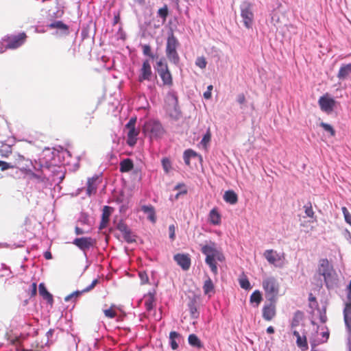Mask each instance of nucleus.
Returning <instances> with one entry per match:
<instances>
[{
  "label": "nucleus",
  "mask_w": 351,
  "mask_h": 351,
  "mask_svg": "<svg viewBox=\"0 0 351 351\" xmlns=\"http://www.w3.org/2000/svg\"><path fill=\"white\" fill-rule=\"evenodd\" d=\"M201 251L206 255V263L210 267L212 272L217 275L218 274L217 261L223 262L225 260L223 254L217 248L216 243L212 241L203 245Z\"/></svg>",
  "instance_id": "f257e3e1"
},
{
  "label": "nucleus",
  "mask_w": 351,
  "mask_h": 351,
  "mask_svg": "<svg viewBox=\"0 0 351 351\" xmlns=\"http://www.w3.org/2000/svg\"><path fill=\"white\" fill-rule=\"evenodd\" d=\"M262 285L267 299L269 302H276L280 290L277 279L272 276L267 277L263 279Z\"/></svg>",
  "instance_id": "f03ea898"
},
{
  "label": "nucleus",
  "mask_w": 351,
  "mask_h": 351,
  "mask_svg": "<svg viewBox=\"0 0 351 351\" xmlns=\"http://www.w3.org/2000/svg\"><path fill=\"white\" fill-rule=\"evenodd\" d=\"M179 45L178 40L171 32L167 39L165 53L168 60L176 65L180 62V56L177 51Z\"/></svg>",
  "instance_id": "7ed1b4c3"
},
{
  "label": "nucleus",
  "mask_w": 351,
  "mask_h": 351,
  "mask_svg": "<svg viewBox=\"0 0 351 351\" xmlns=\"http://www.w3.org/2000/svg\"><path fill=\"white\" fill-rule=\"evenodd\" d=\"M143 132L151 139H157L164 135L165 130L160 121L152 119L145 123Z\"/></svg>",
  "instance_id": "20e7f679"
},
{
  "label": "nucleus",
  "mask_w": 351,
  "mask_h": 351,
  "mask_svg": "<svg viewBox=\"0 0 351 351\" xmlns=\"http://www.w3.org/2000/svg\"><path fill=\"white\" fill-rule=\"evenodd\" d=\"M27 35L25 32L20 33L17 35H8L5 36L0 44L3 48L0 49V53L3 52L7 49H16L21 46L26 40Z\"/></svg>",
  "instance_id": "39448f33"
},
{
  "label": "nucleus",
  "mask_w": 351,
  "mask_h": 351,
  "mask_svg": "<svg viewBox=\"0 0 351 351\" xmlns=\"http://www.w3.org/2000/svg\"><path fill=\"white\" fill-rule=\"evenodd\" d=\"M156 69L162 81L163 85L171 86L173 85V77L167 63L163 58L156 62Z\"/></svg>",
  "instance_id": "423d86ee"
},
{
  "label": "nucleus",
  "mask_w": 351,
  "mask_h": 351,
  "mask_svg": "<svg viewBox=\"0 0 351 351\" xmlns=\"http://www.w3.org/2000/svg\"><path fill=\"white\" fill-rule=\"evenodd\" d=\"M241 16L243 19L245 27L247 29L252 28L254 23V15L252 11V4L249 1H243L240 6Z\"/></svg>",
  "instance_id": "0eeeda50"
},
{
  "label": "nucleus",
  "mask_w": 351,
  "mask_h": 351,
  "mask_svg": "<svg viewBox=\"0 0 351 351\" xmlns=\"http://www.w3.org/2000/svg\"><path fill=\"white\" fill-rule=\"evenodd\" d=\"M136 123V118H131L128 123L125 125V128L128 130L127 132V144L133 147L137 142V136L139 134V130L136 129L135 125Z\"/></svg>",
  "instance_id": "6e6552de"
},
{
  "label": "nucleus",
  "mask_w": 351,
  "mask_h": 351,
  "mask_svg": "<svg viewBox=\"0 0 351 351\" xmlns=\"http://www.w3.org/2000/svg\"><path fill=\"white\" fill-rule=\"evenodd\" d=\"M333 271V267L327 258H322L319 261L317 273L319 276L324 277L326 285H328V280L332 277Z\"/></svg>",
  "instance_id": "1a4fd4ad"
},
{
  "label": "nucleus",
  "mask_w": 351,
  "mask_h": 351,
  "mask_svg": "<svg viewBox=\"0 0 351 351\" xmlns=\"http://www.w3.org/2000/svg\"><path fill=\"white\" fill-rule=\"evenodd\" d=\"M320 109L327 114L331 113L336 104L335 100L330 97L328 93L319 97L318 100Z\"/></svg>",
  "instance_id": "9d476101"
},
{
  "label": "nucleus",
  "mask_w": 351,
  "mask_h": 351,
  "mask_svg": "<svg viewBox=\"0 0 351 351\" xmlns=\"http://www.w3.org/2000/svg\"><path fill=\"white\" fill-rule=\"evenodd\" d=\"M117 228L122 233L123 239L127 243H131L136 241L135 235L125 223L122 221H119Z\"/></svg>",
  "instance_id": "9b49d317"
},
{
  "label": "nucleus",
  "mask_w": 351,
  "mask_h": 351,
  "mask_svg": "<svg viewBox=\"0 0 351 351\" xmlns=\"http://www.w3.org/2000/svg\"><path fill=\"white\" fill-rule=\"evenodd\" d=\"M73 243L81 250L85 252L93 247L95 241L91 237H80L75 239Z\"/></svg>",
  "instance_id": "f8f14e48"
},
{
  "label": "nucleus",
  "mask_w": 351,
  "mask_h": 351,
  "mask_svg": "<svg viewBox=\"0 0 351 351\" xmlns=\"http://www.w3.org/2000/svg\"><path fill=\"white\" fill-rule=\"evenodd\" d=\"M152 75V71L150 63L148 60H145L143 62L142 67L140 70L138 81L142 82L145 80L150 81Z\"/></svg>",
  "instance_id": "ddd939ff"
},
{
  "label": "nucleus",
  "mask_w": 351,
  "mask_h": 351,
  "mask_svg": "<svg viewBox=\"0 0 351 351\" xmlns=\"http://www.w3.org/2000/svg\"><path fill=\"white\" fill-rule=\"evenodd\" d=\"M174 261L184 271L189 269L191 267V258L188 254H176L173 256Z\"/></svg>",
  "instance_id": "4468645a"
},
{
  "label": "nucleus",
  "mask_w": 351,
  "mask_h": 351,
  "mask_svg": "<svg viewBox=\"0 0 351 351\" xmlns=\"http://www.w3.org/2000/svg\"><path fill=\"white\" fill-rule=\"evenodd\" d=\"M276 302H270L269 304H265L263 307V317L266 321H271L276 315Z\"/></svg>",
  "instance_id": "2eb2a0df"
},
{
  "label": "nucleus",
  "mask_w": 351,
  "mask_h": 351,
  "mask_svg": "<svg viewBox=\"0 0 351 351\" xmlns=\"http://www.w3.org/2000/svg\"><path fill=\"white\" fill-rule=\"evenodd\" d=\"M114 209L112 207L105 206L102 210L101 220L99 224V229L102 230L107 227L110 217L113 212Z\"/></svg>",
  "instance_id": "dca6fc26"
},
{
  "label": "nucleus",
  "mask_w": 351,
  "mask_h": 351,
  "mask_svg": "<svg viewBox=\"0 0 351 351\" xmlns=\"http://www.w3.org/2000/svg\"><path fill=\"white\" fill-rule=\"evenodd\" d=\"M343 317L348 332L351 335V301L346 302L343 309Z\"/></svg>",
  "instance_id": "f3484780"
},
{
  "label": "nucleus",
  "mask_w": 351,
  "mask_h": 351,
  "mask_svg": "<svg viewBox=\"0 0 351 351\" xmlns=\"http://www.w3.org/2000/svg\"><path fill=\"white\" fill-rule=\"evenodd\" d=\"M202 289L204 295H208L209 298L215 293V285L209 277L204 281Z\"/></svg>",
  "instance_id": "a211bd4d"
},
{
  "label": "nucleus",
  "mask_w": 351,
  "mask_h": 351,
  "mask_svg": "<svg viewBox=\"0 0 351 351\" xmlns=\"http://www.w3.org/2000/svg\"><path fill=\"white\" fill-rule=\"evenodd\" d=\"M351 75V63L342 64L337 73V77L341 80L347 79Z\"/></svg>",
  "instance_id": "6ab92c4d"
},
{
  "label": "nucleus",
  "mask_w": 351,
  "mask_h": 351,
  "mask_svg": "<svg viewBox=\"0 0 351 351\" xmlns=\"http://www.w3.org/2000/svg\"><path fill=\"white\" fill-rule=\"evenodd\" d=\"M38 289L40 296H42L44 300H47L49 304L52 305L53 303V295L47 291L45 284L40 283Z\"/></svg>",
  "instance_id": "aec40b11"
},
{
  "label": "nucleus",
  "mask_w": 351,
  "mask_h": 351,
  "mask_svg": "<svg viewBox=\"0 0 351 351\" xmlns=\"http://www.w3.org/2000/svg\"><path fill=\"white\" fill-rule=\"evenodd\" d=\"M208 219L213 225H219L221 223V217L217 208H214L210 211Z\"/></svg>",
  "instance_id": "412c9836"
},
{
  "label": "nucleus",
  "mask_w": 351,
  "mask_h": 351,
  "mask_svg": "<svg viewBox=\"0 0 351 351\" xmlns=\"http://www.w3.org/2000/svg\"><path fill=\"white\" fill-rule=\"evenodd\" d=\"M142 211L147 215V219L152 223L156 221V212L153 206L144 205L141 207Z\"/></svg>",
  "instance_id": "4be33fe9"
},
{
  "label": "nucleus",
  "mask_w": 351,
  "mask_h": 351,
  "mask_svg": "<svg viewBox=\"0 0 351 351\" xmlns=\"http://www.w3.org/2000/svg\"><path fill=\"white\" fill-rule=\"evenodd\" d=\"M264 256L267 261L272 265H275L277 261L280 260L279 255L273 250H267L264 252Z\"/></svg>",
  "instance_id": "5701e85b"
},
{
  "label": "nucleus",
  "mask_w": 351,
  "mask_h": 351,
  "mask_svg": "<svg viewBox=\"0 0 351 351\" xmlns=\"http://www.w3.org/2000/svg\"><path fill=\"white\" fill-rule=\"evenodd\" d=\"M223 199L230 204H235L238 202V196L234 191L229 190L225 192Z\"/></svg>",
  "instance_id": "b1692460"
},
{
  "label": "nucleus",
  "mask_w": 351,
  "mask_h": 351,
  "mask_svg": "<svg viewBox=\"0 0 351 351\" xmlns=\"http://www.w3.org/2000/svg\"><path fill=\"white\" fill-rule=\"evenodd\" d=\"M134 168V163L130 158H125L120 162V171L121 173L129 172Z\"/></svg>",
  "instance_id": "393cba45"
},
{
  "label": "nucleus",
  "mask_w": 351,
  "mask_h": 351,
  "mask_svg": "<svg viewBox=\"0 0 351 351\" xmlns=\"http://www.w3.org/2000/svg\"><path fill=\"white\" fill-rule=\"evenodd\" d=\"M97 177H93L89 178L87 182V194L90 195L93 193H95L97 191Z\"/></svg>",
  "instance_id": "a878e982"
},
{
  "label": "nucleus",
  "mask_w": 351,
  "mask_h": 351,
  "mask_svg": "<svg viewBox=\"0 0 351 351\" xmlns=\"http://www.w3.org/2000/svg\"><path fill=\"white\" fill-rule=\"evenodd\" d=\"M188 341L189 343L193 347L197 348L198 349L203 348V343L199 337L195 334L189 335Z\"/></svg>",
  "instance_id": "bb28decb"
},
{
  "label": "nucleus",
  "mask_w": 351,
  "mask_h": 351,
  "mask_svg": "<svg viewBox=\"0 0 351 351\" xmlns=\"http://www.w3.org/2000/svg\"><path fill=\"white\" fill-rule=\"evenodd\" d=\"M180 338V335L176 332L171 331L169 334V340L170 345L172 350H176L178 348V343H177V340H179Z\"/></svg>",
  "instance_id": "cd10ccee"
},
{
  "label": "nucleus",
  "mask_w": 351,
  "mask_h": 351,
  "mask_svg": "<svg viewBox=\"0 0 351 351\" xmlns=\"http://www.w3.org/2000/svg\"><path fill=\"white\" fill-rule=\"evenodd\" d=\"M48 27L50 29H58L62 30L65 33H68L69 31V26L61 21H56L50 23L48 25Z\"/></svg>",
  "instance_id": "c85d7f7f"
},
{
  "label": "nucleus",
  "mask_w": 351,
  "mask_h": 351,
  "mask_svg": "<svg viewBox=\"0 0 351 351\" xmlns=\"http://www.w3.org/2000/svg\"><path fill=\"white\" fill-rule=\"evenodd\" d=\"M188 306H189V308L190 311V314H191V317L194 318V319L197 318L199 316V312L197 311V306H196V300L194 298L191 300Z\"/></svg>",
  "instance_id": "c756f323"
},
{
  "label": "nucleus",
  "mask_w": 351,
  "mask_h": 351,
  "mask_svg": "<svg viewBox=\"0 0 351 351\" xmlns=\"http://www.w3.org/2000/svg\"><path fill=\"white\" fill-rule=\"evenodd\" d=\"M154 301V295L152 293H149L147 296L145 298V306L147 311H150L151 310L153 309Z\"/></svg>",
  "instance_id": "7c9ffc66"
},
{
  "label": "nucleus",
  "mask_w": 351,
  "mask_h": 351,
  "mask_svg": "<svg viewBox=\"0 0 351 351\" xmlns=\"http://www.w3.org/2000/svg\"><path fill=\"white\" fill-rule=\"evenodd\" d=\"M196 156H197L196 152L192 149H187V150L184 151V154H183V158H184L185 164L186 165L189 166L191 164L190 163L191 158L195 157Z\"/></svg>",
  "instance_id": "2f4dec72"
},
{
  "label": "nucleus",
  "mask_w": 351,
  "mask_h": 351,
  "mask_svg": "<svg viewBox=\"0 0 351 351\" xmlns=\"http://www.w3.org/2000/svg\"><path fill=\"white\" fill-rule=\"evenodd\" d=\"M262 295L258 290L254 291L251 296H250V302L251 303H256V306H258L262 301Z\"/></svg>",
  "instance_id": "473e14b6"
},
{
  "label": "nucleus",
  "mask_w": 351,
  "mask_h": 351,
  "mask_svg": "<svg viewBox=\"0 0 351 351\" xmlns=\"http://www.w3.org/2000/svg\"><path fill=\"white\" fill-rule=\"evenodd\" d=\"M321 335H322V337L324 338V339L318 341H316L315 340L311 341V346L313 348L316 347L319 343H323L326 342L329 338L330 333H329L328 330H326V331L322 332Z\"/></svg>",
  "instance_id": "72a5a7b5"
},
{
  "label": "nucleus",
  "mask_w": 351,
  "mask_h": 351,
  "mask_svg": "<svg viewBox=\"0 0 351 351\" xmlns=\"http://www.w3.org/2000/svg\"><path fill=\"white\" fill-rule=\"evenodd\" d=\"M304 212L306 217H308L311 219H315V213L313 210L312 204L311 202H308L306 205L304 206ZM316 219H315V221Z\"/></svg>",
  "instance_id": "f704fd0d"
},
{
  "label": "nucleus",
  "mask_w": 351,
  "mask_h": 351,
  "mask_svg": "<svg viewBox=\"0 0 351 351\" xmlns=\"http://www.w3.org/2000/svg\"><path fill=\"white\" fill-rule=\"evenodd\" d=\"M211 140V133L210 130H208L206 133L204 135L200 143L204 148H206Z\"/></svg>",
  "instance_id": "c9c22d12"
},
{
  "label": "nucleus",
  "mask_w": 351,
  "mask_h": 351,
  "mask_svg": "<svg viewBox=\"0 0 351 351\" xmlns=\"http://www.w3.org/2000/svg\"><path fill=\"white\" fill-rule=\"evenodd\" d=\"M17 167V165L14 162H7L0 160V168L1 171H5L9 169H14Z\"/></svg>",
  "instance_id": "e433bc0d"
},
{
  "label": "nucleus",
  "mask_w": 351,
  "mask_h": 351,
  "mask_svg": "<svg viewBox=\"0 0 351 351\" xmlns=\"http://www.w3.org/2000/svg\"><path fill=\"white\" fill-rule=\"evenodd\" d=\"M320 126L327 132H328L331 136H335V130L332 128V125H330L328 123L322 122L320 123Z\"/></svg>",
  "instance_id": "4c0bfd02"
},
{
  "label": "nucleus",
  "mask_w": 351,
  "mask_h": 351,
  "mask_svg": "<svg viewBox=\"0 0 351 351\" xmlns=\"http://www.w3.org/2000/svg\"><path fill=\"white\" fill-rule=\"evenodd\" d=\"M158 16L161 17L163 21H166V19L169 14L168 7L165 5L162 8H160L158 11Z\"/></svg>",
  "instance_id": "58836bf2"
},
{
  "label": "nucleus",
  "mask_w": 351,
  "mask_h": 351,
  "mask_svg": "<svg viewBox=\"0 0 351 351\" xmlns=\"http://www.w3.org/2000/svg\"><path fill=\"white\" fill-rule=\"evenodd\" d=\"M162 165L164 171L166 173H169L170 171V170L171 169V162L170 160L167 158H162Z\"/></svg>",
  "instance_id": "ea45409f"
},
{
  "label": "nucleus",
  "mask_w": 351,
  "mask_h": 351,
  "mask_svg": "<svg viewBox=\"0 0 351 351\" xmlns=\"http://www.w3.org/2000/svg\"><path fill=\"white\" fill-rule=\"evenodd\" d=\"M114 306L112 305L110 308L104 310V313L106 317L112 319L114 318L117 313L115 310L113 309Z\"/></svg>",
  "instance_id": "a19ab883"
},
{
  "label": "nucleus",
  "mask_w": 351,
  "mask_h": 351,
  "mask_svg": "<svg viewBox=\"0 0 351 351\" xmlns=\"http://www.w3.org/2000/svg\"><path fill=\"white\" fill-rule=\"evenodd\" d=\"M297 345L298 347L301 348H304V350H307L308 348V344L306 337H304L303 338L300 337H298L297 338Z\"/></svg>",
  "instance_id": "79ce46f5"
},
{
  "label": "nucleus",
  "mask_w": 351,
  "mask_h": 351,
  "mask_svg": "<svg viewBox=\"0 0 351 351\" xmlns=\"http://www.w3.org/2000/svg\"><path fill=\"white\" fill-rule=\"evenodd\" d=\"M195 64L202 69H205L207 64L206 58L203 56L198 57L195 60Z\"/></svg>",
  "instance_id": "37998d69"
},
{
  "label": "nucleus",
  "mask_w": 351,
  "mask_h": 351,
  "mask_svg": "<svg viewBox=\"0 0 351 351\" xmlns=\"http://www.w3.org/2000/svg\"><path fill=\"white\" fill-rule=\"evenodd\" d=\"M239 285L241 288L248 290L251 289L250 282L247 278H241L239 280Z\"/></svg>",
  "instance_id": "c03bdc74"
},
{
  "label": "nucleus",
  "mask_w": 351,
  "mask_h": 351,
  "mask_svg": "<svg viewBox=\"0 0 351 351\" xmlns=\"http://www.w3.org/2000/svg\"><path fill=\"white\" fill-rule=\"evenodd\" d=\"M346 221L351 226V214L349 213L346 207L341 208Z\"/></svg>",
  "instance_id": "a18cd8bd"
},
{
  "label": "nucleus",
  "mask_w": 351,
  "mask_h": 351,
  "mask_svg": "<svg viewBox=\"0 0 351 351\" xmlns=\"http://www.w3.org/2000/svg\"><path fill=\"white\" fill-rule=\"evenodd\" d=\"M143 53L144 55L147 56L151 58H154V56L152 53L151 47L149 45H144L143 46Z\"/></svg>",
  "instance_id": "49530a36"
},
{
  "label": "nucleus",
  "mask_w": 351,
  "mask_h": 351,
  "mask_svg": "<svg viewBox=\"0 0 351 351\" xmlns=\"http://www.w3.org/2000/svg\"><path fill=\"white\" fill-rule=\"evenodd\" d=\"M12 154L10 146H7L6 149H0V154L2 157L8 158Z\"/></svg>",
  "instance_id": "de8ad7c7"
},
{
  "label": "nucleus",
  "mask_w": 351,
  "mask_h": 351,
  "mask_svg": "<svg viewBox=\"0 0 351 351\" xmlns=\"http://www.w3.org/2000/svg\"><path fill=\"white\" fill-rule=\"evenodd\" d=\"M169 238L173 241L176 238V226L171 224L169 226Z\"/></svg>",
  "instance_id": "09e8293b"
},
{
  "label": "nucleus",
  "mask_w": 351,
  "mask_h": 351,
  "mask_svg": "<svg viewBox=\"0 0 351 351\" xmlns=\"http://www.w3.org/2000/svg\"><path fill=\"white\" fill-rule=\"evenodd\" d=\"M99 282V280L98 279H95L93 280V282H91V284L86 287L85 289H83V291H91L92 289H93L95 288V287L98 284Z\"/></svg>",
  "instance_id": "8fccbe9b"
},
{
  "label": "nucleus",
  "mask_w": 351,
  "mask_h": 351,
  "mask_svg": "<svg viewBox=\"0 0 351 351\" xmlns=\"http://www.w3.org/2000/svg\"><path fill=\"white\" fill-rule=\"evenodd\" d=\"M237 101L239 104H244L246 101L245 96L243 93H239L237 97Z\"/></svg>",
  "instance_id": "3c124183"
},
{
  "label": "nucleus",
  "mask_w": 351,
  "mask_h": 351,
  "mask_svg": "<svg viewBox=\"0 0 351 351\" xmlns=\"http://www.w3.org/2000/svg\"><path fill=\"white\" fill-rule=\"evenodd\" d=\"M213 88V85H209L207 87V90L206 92H204V97L205 99H208L211 97V91H212Z\"/></svg>",
  "instance_id": "603ef678"
},
{
  "label": "nucleus",
  "mask_w": 351,
  "mask_h": 351,
  "mask_svg": "<svg viewBox=\"0 0 351 351\" xmlns=\"http://www.w3.org/2000/svg\"><path fill=\"white\" fill-rule=\"evenodd\" d=\"M37 293V284L36 282H33L31 285V296H35Z\"/></svg>",
  "instance_id": "864d4df0"
},
{
  "label": "nucleus",
  "mask_w": 351,
  "mask_h": 351,
  "mask_svg": "<svg viewBox=\"0 0 351 351\" xmlns=\"http://www.w3.org/2000/svg\"><path fill=\"white\" fill-rule=\"evenodd\" d=\"M139 276L143 283L148 282V277L145 273H139Z\"/></svg>",
  "instance_id": "5fc2aeb1"
},
{
  "label": "nucleus",
  "mask_w": 351,
  "mask_h": 351,
  "mask_svg": "<svg viewBox=\"0 0 351 351\" xmlns=\"http://www.w3.org/2000/svg\"><path fill=\"white\" fill-rule=\"evenodd\" d=\"M75 232L77 235L83 234L84 233V230L77 226L75 227Z\"/></svg>",
  "instance_id": "6e6d98bb"
},
{
  "label": "nucleus",
  "mask_w": 351,
  "mask_h": 351,
  "mask_svg": "<svg viewBox=\"0 0 351 351\" xmlns=\"http://www.w3.org/2000/svg\"><path fill=\"white\" fill-rule=\"evenodd\" d=\"M44 257L47 259V260H50L52 258V255H51V253L49 252V251H47L44 253Z\"/></svg>",
  "instance_id": "4d7b16f0"
},
{
  "label": "nucleus",
  "mask_w": 351,
  "mask_h": 351,
  "mask_svg": "<svg viewBox=\"0 0 351 351\" xmlns=\"http://www.w3.org/2000/svg\"><path fill=\"white\" fill-rule=\"evenodd\" d=\"M86 291H76L73 293H72V295L73 297H75V298H77L78 296H80L82 293H86Z\"/></svg>",
  "instance_id": "13d9d810"
},
{
  "label": "nucleus",
  "mask_w": 351,
  "mask_h": 351,
  "mask_svg": "<svg viewBox=\"0 0 351 351\" xmlns=\"http://www.w3.org/2000/svg\"><path fill=\"white\" fill-rule=\"evenodd\" d=\"M308 300L310 302H313L317 304L316 298L312 293L309 294Z\"/></svg>",
  "instance_id": "bf43d9fd"
},
{
  "label": "nucleus",
  "mask_w": 351,
  "mask_h": 351,
  "mask_svg": "<svg viewBox=\"0 0 351 351\" xmlns=\"http://www.w3.org/2000/svg\"><path fill=\"white\" fill-rule=\"evenodd\" d=\"M348 297L350 299L351 298V280L349 282L348 286Z\"/></svg>",
  "instance_id": "052dcab7"
},
{
  "label": "nucleus",
  "mask_w": 351,
  "mask_h": 351,
  "mask_svg": "<svg viewBox=\"0 0 351 351\" xmlns=\"http://www.w3.org/2000/svg\"><path fill=\"white\" fill-rule=\"evenodd\" d=\"M267 332L269 333V334L274 333V327L273 326H269L267 328Z\"/></svg>",
  "instance_id": "680f3d73"
},
{
  "label": "nucleus",
  "mask_w": 351,
  "mask_h": 351,
  "mask_svg": "<svg viewBox=\"0 0 351 351\" xmlns=\"http://www.w3.org/2000/svg\"><path fill=\"white\" fill-rule=\"evenodd\" d=\"M119 20H120L119 14H117V15L114 16V25H115L117 23H119Z\"/></svg>",
  "instance_id": "e2e57ef3"
},
{
  "label": "nucleus",
  "mask_w": 351,
  "mask_h": 351,
  "mask_svg": "<svg viewBox=\"0 0 351 351\" xmlns=\"http://www.w3.org/2000/svg\"><path fill=\"white\" fill-rule=\"evenodd\" d=\"M73 298V296L72 293H71V294H69V295H67V296H66V297L64 298V300H65L66 302H68V301H69V300H70L71 298Z\"/></svg>",
  "instance_id": "0e129e2a"
},
{
  "label": "nucleus",
  "mask_w": 351,
  "mask_h": 351,
  "mask_svg": "<svg viewBox=\"0 0 351 351\" xmlns=\"http://www.w3.org/2000/svg\"><path fill=\"white\" fill-rule=\"evenodd\" d=\"M293 334V335L295 337H296V338H298V337H300V335L299 332H298L296 330H294Z\"/></svg>",
  "instance_id": "69168bd1"
},
{
  "label": "nucleus",
  "mask_w": 351,
  "mask_h": 351,
  "mask_svg": "<svg viewBox=\"0 0 351 351\" xmlns=\"http://www.w3.org/2000/svg\"><path fill=\"white\" fill-rule=\"evenodd\" d=\"M19 159H20L21 160H24L23 156H19Z\"/></svg>",
  "instance_id": "338daca9"
}]
</instances>
